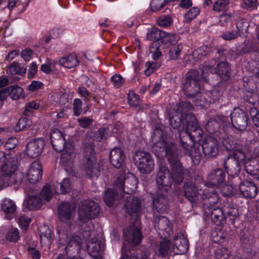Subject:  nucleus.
Segmentation results:
<instances>
[{
  "mask_svg": "<svg viewBox=\"0 0 259 259\" xmlns=\"http://www.w3.org/2000/svg\"><path fill=\"white\" fill-rule=\"evenodd\" d=\"M165 136L163 128L158 126H156L151 136L155 148H159L160 152L164 153L171 169L170 172L166 166L162 165L157 172L156 182L158 188L164 191L169 190L173 183L181 184L185 175L192 176L194 173L192 168H184L180 159L181 150L174 143L167 142Z\"/></svg>",
  "mask_w": 259,
  "mask_h": 259,
  "instance_id": "obj_1",
  "label": "nucleus"
},
{
  "mask_svg": "<svg viewBox=\"0 0 259 259\" xmlns=\"http://www.w3.org/2000/svg\"><path fill=\"white\" fill-rule=\"evenodd\" d=\"M181 138V145L183 148L184 153L189 156L192 162L195 165L200 164L202 155L200 147H196L195 144L200 145L203 138V131L202 129H198L193 131L192 134L190 135L185 133L182 134Z\"/></svg>",
  "mask_w": 259,
  "mask_h": 259,
  "instance_id": "obj_2",
  "label": "nucleus"
},
{
  "mask_svg": "<svg viewBox=\"0 0 259 259\" xmlns=\"http://www.w3.org/2000/svg\"><path fill=\"white\" fill-rule=\"evenodd\" d=\"M123 236L124 241L128 244L123 243L121 248L122 256L120 259H138L136 246L139 245L143 238L141 230L135 227L124 229Z\"/></svg>",
  "mask_w": 259,
  "mask_h": 259,
  "instance_id": "obj_3",
  "label": "nucleus"
},
{
  "mask_svg": "<svg viewBox=\"0 0 259 259\" xmlns=\"http://www.w3.org/2000/svg\"><path fill=\"white\" fill-rule=\"evenodd\" d=\"M83 166L87 177L89 179H98L100 175L102 164L97 162L94 144L87 142L83 153Z\"/></svg>",
  "mask_w": 259,
  "mask_h": 259,
  "instance_id": "obj_4",
  "label": "nucleus"
},
{
  "mask_svg": "<svg viewBox=\"0 0 259 259\" xmlns=\"http://www.w3.org/2000/svg\"><path fill=\"white\" fill-rule=\"evenodd\" d=\"M165 118L175 129L182 127V131L179 133L180 141L182 133L192 134L193 131L201 129L196 121L195 114H165Z\"/></svg>",
  "mask_w": 259,
  "mask_h": 259,
  "instance_id": "obj_5",
  "label": "nucleus"
},
{
  "mask_svg": "<svg viewBox=\"0 0 259 259\" xmlns=\"http://www.w3.org/2000/svg\"><path fill=\"white\" fill-rule=\"evenodd\" d=\"M206 217L210 215L213 223L216 226H221L228 219L230 223L234 225L236 220L238 219L237 209L229 203H226L223 208L214 207L208 210V212H203Z\"/></svg>",
  "mask_w": 259,
  "mask_h": 259,
  "instance_id": "obj_6",
  "label": "nucleus"
},
{
  "mask_svg": "<svg viewBox=\"0 0 259 259\" xmlns=\"http://www.w3.org/2000/svg\"><path fill=\"white\" fill-rule=\"evenodd\" d=\"M213 65H205L199 70H191L186 74V81L184 84V91L188 97H194L200 90L199 81L201 78L206 79L205 73H208Z\"/></svg>",
  "mask_w": 259,
  "mask_h": 259,
  "instance_id": "obj_7",
  "label": "nucleus"
},
{
  "mask_svg": "<svg viewBox=\"0 0 259 259\" xmlns=\"http://www.w3.org/2000/svg\"><path fill=\"white\" fill-rule=\"evenodd\" d=\"M193 172L192 176L184 175L186 180L183 187L185 197L192 202H194L198 196L199 188L197 185L203 183L202 177L196 174L194 170Z\"/></svg>",
  "mask_w": 259,
  "mask_h": 259,
  "instance_id": "obj_8",
  "label": "nucleus"
},
{
  "mask_svg": "<svg viewBox=\"0 0 259 259\" xmlns=\"http://www.w3.org/2000/svg\"><path fill=\"white\" fill-rule=\"evenodd\" d=\"M133 158L135 165L141 173L150 174L153 170L154 161L151 155L148 152H136Z\"/></svg>",
  "mask_w": 259,
  "mask_h": 259,
  "instance_id": "obj_9",
  "label": "nucleus"
},
{
  "mask_svg": "<svg viewBox=\"0 0 259 259\" xmlns=\"http://www.w3.org/2000/svg\"><path fill=\"white\" fill-rule=\"evenodd\" d=\"M203 212H208L209 209L216 207L215 205L220 199L218 193L215 190H204L200 195Z\"/></svg>",
  "mask_w": 259,
  "mask_h": 259,
  "instance_id": "obj_10",
  "label": "nucleus"
},
{
  "mask_svg": "<svg viewBox=\"0 0 259 259\" xmlns=\"http://www.w3.org/2000/svg\"><path fill=\"white\" fill-rule=\"evenodd\" d=\"M82 209L83 214L80 215L79 219L80 221L85 222L89 220L96 218L99 214L100 208L95 201L88 200L84 202Z\"/></svg>",
  "mask_w": 259,
  "mask_h": 259,
  "instance_id": "obj_11",
  "label": "nucleus"
},
{
  "mask_svg": "<svg viewBox=\"0 0 259 259\" xmlns=\"http://www.w3.org/2000/svg\"><path fill=\"white\" fill-rule=\"evenodd\" d=\"M227 173L222 168H217L211 170L207 177V185L215 187H221L225 184L226 174Z\"/></svg>",
  "mask_w": 259,
  "mask_h": 259,
  "instance_id": "obj_12",
  "label": "nucleus"
},
{
  "mask_svg": "<svg viewBox=\"0 0 259 259\" xmlns=\"http://www.w3.org/2000/svg\"><path fill=\"white\" fill-rule=\"evenodd\" d=\"M50 137L52 147L55 151L61 152L65 149L66 143L65 135L60 130L53 129Z\"/></svg>",
  "mask_w": 259,
  "mask_h": 259,
  "instance_id": "obj_13",
  "label": "nucleus"
},
{
  "mask_svg": "<svg viewBox=\"0 0 259 259\" xmlns=\"http://www.w3.org/2000/svg\"><path fill=\"white\" fill-rule=\"evenodd\" d=\"M246 159V155L241 150H236L233 152L232 155L227 160L224 162H227V164L231 167V171L236 172L240 171L241 165Z\"/></svg>",
  "mask_w": 259,
  "mask_h": 259,
  "instance_id": "obj_14",
  "label": "nucleus"
},
{
  "mask_svg": "<svg viewBox=\"0 0 259 259\" xmlns=\"http://www.w3.org/2000/svg\"><path fill=\"white\" fill-rule=\"evenodd\" d=\"M17 169V165L11 162H6L2 165V174L0 175V190L2 187L9 186L11 183V176Z\"/></svg>",
  "mask_w": 259,
  "mask_h": 259,
  "instance_id": "obj_15",
  "label": "nucleus"
},
{
  "mask_svg": "<svg viewBox=\"0 0 259 259\" xmlns=\"http://www.w3.org/2000/svg\"><path fill=\"white\" fill-rule=\"evenodd\" d=\"M201 147L204 154L208 157L215 156L219 152V145L217 140L211 137L205 138L204 141H201L199 147Z\"/></svg>",
  "mask_w": 259,
  "mask_h": 259,
  "instance_id": "obj_16",
  "label": "nucleus"
},
{
  "mask_svg": "<svg viewBox=\"0 0 259 259\" xmlns=\"http://www.w3.org/2000/svg\"><path fill=\"white\" fill-rule=\"evenodd\" d=\"M153 210L159 213H167L169 208L168 199L166 195L157 193L152 198Z\"/></svg>",
  "mask_w": 259,
  "mask_h": 259,
  "instance_id": "obj_17",
  "label": "nucleus"
},
{
  "mask_svg": "<svg viewBox=\"0 0 259 259\" xmlns=\"http://www.w3.org/2000/svg\"><path fill=\"white\" fill-rule=\"evenodd\" d=\"M45 146V142L42 138L31 141L27 144L26 154L31 158L37 157L42 153Z\"/></svg>",
  "mask_w": 259,
  "mask_h": 259,
  "instance_id": "obj_18",
  "label": "nucleus"
},
{
  "mask_svg": "<svg viewBox=\"0 0 259 259\" xmlns=\"http://www.w3.org/2000/svg\"><path fill=\"white\" fill-rule=\"evenodd\" d=\"M154 227L160 235L164 236V238L168 237L172 232V225L168 219L164 216L159 215L155 219Z\"/></svg>",
  "mask_w": 259,
  "mask_h": 259,
  "instance_id": "obj_19",
  "label": "nucleus"
},
{
  "mask_svg": "<svg viewBox=\"0 0 259 259\" xmlns=\"http://www.w3.org/2000/svg\"><path fill=\"white\" fill-rule=\"evenodd\" d=\"M126 156L123 150L120 147H114L111 150L109 160L116 168H120L125 164Z\"/></svg>",
  "mask_w": 259,
  "mask_h": 259,
  "instance_id": "obj_20",
  "label": "nucleus"
},
{
  "mask_svg": "<svg viewBox=\"0 0 259 259\" xmlns=\"http://www.w3.org/2000/svg\"><path fill=\"white\" fill-rule=\"evenodd\" d=\"M42 175V168L39 160H34L31 163L27 173L28 181L32 184L39 182Z\"/></svg>",
  "mask_w": 259,
  "mask_h": 259,
  "instance_id": "obj_21",
  "label": "nucleus"
},
{
  "mask_svg": "<svg viewBox=\"0 0 259 259\" xmlns=\"http://www.w3.org/2000/svg\"><path fill=\"white\" fill-rule=\"evenodd\" d=\"M124 207L126 213L129 215L137 216L141 208V201L135 196H130L126 199Z\"/></svg>",
  "mask_w": 259,
  "mask_h": 259,
  "instance_id": "obj_22",
  "label": "nucleus"
},
{
  "mask_svg": "<svg viewBox=\"0 0 259 259\" xmlns=\"http://www.w3.org/2000/svg\"><path fill=\"white\" fill-rule=\"evenodd\" d=\"M172 247L177 254H184L189 248L188 240L184 237L183 234H178L175 236L173 239Z\"/></svg>",
  "mask_w": 259,
  "mask_h": 259,
  "instance_id": "obj_23",
  "label": "nucleus"
},
{
  "mask_svg": "<svg viewBox=\"0 0 259 259\" xmlns=\"http://www.w3.org/2000/svg\"><path fill=\"white\" fill-rule=\"evenodd\" d=\"M23 89L18 85L2 89L0 91V101L5 100L8 96H10L13 100H18L23 98Z\"/></svg>",
  "mask_w": 259,
  "mask_h": 259,
  "instance_id": "obj_24",
  "label": "nucleus"
},
{
  "mask_svg": "<svg viewBox=\"0 0 259 259\" xmlns=\"http://www.w3.org/2000/svg\"><path fill=\"white\" fill-rule=\"evenodd\" d=\"M75 206L69 202H64L58 207V218L61 222H66L73 217Z\"/></svg>",
  "mask_w": 259,
  "mask_h": 259,
  "instance_id": "obj_25",
  "label": "nucleus"
},
{
  "mask_svg": "<svg viewBox=\"0 0 259 259\" xmlns=\"http://www.w3.org/2000/svg\"><path fill=\"white\" fill-rule=\"evenodd\" d=\"M239 191L240 194L246 198H253L258 193L255 183L248 180L243 182V184L240 186Z\"/></svg>",
  "mask_w": 259,
  "mask_h": 259,
  "instance_id": "obj_26",
  "label": "nucleus"
},
{
  "mask_svg": "<svg viewBox=\"0 0 259 259\" xmlns=\"http://www.w3.org/2000/svg\"><path fill=\"white\" fill-rule=\"evenodd\" d=\"M104 243L101 239L95 240L93 239V241L88 245L90 255L94 258L101 259L100 253L104 251Z\"/></svg>",
  "mask_w": 259,
  "mask_h": 259,
  "instance_id": "obj_27",
  "label": "nucleus"
},
{
  "mask_svg": "<svg viewBox=\"0 0 259 259\" xmlns=\"http://www.w3.org/2000/svg\"><path fill=\"white\" fill-rule=\"evenodd\" d=\"M230 114L233 126L239 131L246 129L249 120V114Z\"/></svg>",
  "mask_w": 259,
  "mask_h": 259,
  "instance_id": "obj_28",
  "label": "nucleus"
},
{
  "mask_svg": "<svg viewBox=\"0 0 259 259\" xmlns=\"http://www.w3.org/2000/svg\"><path fill=\"white\" fill-rule=\"evenodd\" d=\"M194 109L193 105L189 102L181 101L174 107L171 106L167 107L166 113H187V112L192 111Z\"/></svg>",
  "mask_w": 259,
  "mask_h": 259,
  "instance_id": "obj_29",
  "label": "nucleus"
},
{
  "mask_svg": "<svg viewBox=\"0 0 259 259\" xmlns=\"http://www.w3.org/2000/svg\"><path fill=\"white\" fill-rule=\"evenodd\" d=\"M223 165L227 174L228 175L229 179L231 183L230 184L232 185L233 187L235 188V189L237 190L238 189L239 190L240 186L243 184V182L244 181L242 180L240 176H238V173H239L240 171L234 172L230 170L231 169V167L228 165L227 162L226 161L224 162Z\"/></svg>",
  "mask_w": 259,
  "mask_h": 259,
  "instance_id": "obj_30",
  "label": "nucleus"
},
{
  "mask_svg": "<svg viewBox=\"0 0 259 259\" xmlns=\"http://www.w3.org/2000/svg\"><path fill=\"white\" fill-rule=\"evenodd\" d=\"M42 204L41 198L38 195H29L24 201V209L27 210H34L39 208Z\"/></svg>",
  "mask_w": 259,
  "mask_h": 259,
  "instance_id": "obj_31",
  "label": "nucleus"
},
{
  "mask_svg": "<svg viewBox=\"0 0 259 259\" xmlns=\"http://www.w3.org/2000/svg\"><path fill=\"white\" fill-rule=\"evenodd\" d=\"M170 242L168 240L161 241L156 248L155 254L159 257H164L169 253L170 249Z\"/></svg>",
  "mask_w": 259,
  "mask_h": 259,
  "instance_id": "obj_32",
  "label": "nucleus"
},
{
  "mask_svg": "<svg viewBox=\"0 0 259 259\" xmlns=\"http://www.w3.org/2000/svg\"><path fill=\"white\" fill-rule=\"evenodd\" d=\"M121 198L118 193L114 190L109 188L107 189L104 193V201L108 207H112L114 202Z\"/></svg>",
  "mask_w": 259,
  "mask_h": 259,
  "instance_id": "obj_33",
  "label": "nucleus"
},
{
  "mask_svg": "<svg viewBox=\"0 0 259 259\" xmlns=\"http://www.w3.org/2000/svg\"><path fill=\"white\" fill-rule=\"evenodd\" d=\"M59 63L62 66L70 69L77 66L79 61L75 54H70L67 57H62Z\"/></svg>",
  "mask_w": 259,
  "mask_h": 259,
  "instance_id": "obj_34",
  "label": "nucleus"
},
{
  "mask_svg": "<svg viewBox=\"0 0 259 259\" xmlns=\"http://www.w3.org/2000/svg\"><path fill=\"white\" fill-rule=\"evenodd\" d=\"M164 31L160 30L159 29L153 28H152L147 34V38L151 41L153 43L160 42L163 44L162 38L164 36Z\"/></svg>",
  "mask_w": 259,
  "mask_h": 259,
  "instance_id": "obj_35",
  "label": "nucleus"
},
{
  "mask_svg": "<svg viewBox=\"0 0 259 259\" xmlns=\"http://www.w3.org/2000/svg\"><path fill=\"white\" fill-rule=\"evenodd\" d=\"M216 71L224 80H228L230 76V67L227 62L223 61L218 64Z\"/></svg>",
  "mask_w": 259,
  "mask_h": 259,
  "instance_id": "obj_36",
  "label": "nucleus"
},
{
  "mask_svg": "<svg viewBox=\"0 0 259 259\" xmlns=\"http://www.w3.org/2000/svg\"><path fill=\"white\" fill-rule=\"evenodd\" d=\"M220 124L216 119L210 118L205 125V129L210 134L218 136L220 131Z\"/></svg>",
  "mask_w": 259,
  "mask_h": 259,
  "instance_id": "obj_37",
  "label": "nucleus"
},
{
  "mask_svg": "<svg viewBox=\"0 0 259 259\" xmlns=\"http://www.w3.org/2000/svg\"><path fill=\"white\" fill-rule=\"evenodd\" d=\"M245 168L250 175L257 176L259 174V162L256 159L250 160L246 163Z\"/></svg>",
  "mask_w": 259,
  "mask_h": 259,
  "instance_id": "obj_38",
  "label": "nucleus"
},
{
  "mask_svg": "<svg viewBox=\"0 0 259 259\" xmlns=\"http://www.w3.org/2000/svg\"><path fill=\"white\" fill-rule=\"evenodd\" d=\"M26 71V68L24 67H21L17 62H14L7 69V73L11 75L20 74L23 75L25 74Z\"/></svg>",
  "mask_w": 259,
  "mask_h": 259,
  "instance_id": "obj_39",
  "label": "nucleus"
},
{
  "mask_svg": "<svg viewBox=\"0 0 259 259\" xmlns=\"http://www.w3.org/2000/svg\"><path fill=\"white\" fill-rule=\"evenodd\" d=\"M215 259H232L230 251L226 248H217L213 253Z\"/></svg>",
  "mask_w": 259,
  "mask_h": 259,
  "instance_id": "obj_40",
  "label": "nucleus"
},
{
  "mask_svg": "<svg viewBox=\"0 0 259 259\" xmlns=\"http://www.w3.org/2000/svg\"><path fill=\"white\" fill-rule=\"evenodd\" d=\"M32 124L31 120L28 117H21L15 127L16 131H20L28 128Z\"/></svg>",
  "mask_w": 259,
  "mask_h": 259,
  "instance_id": "obj_41",
  "label": "nucleus"
},
{
  "mask_svg": "<svg viewBox=\"0 0 259 259\" xmlns=\"http://www.w3.org/2000/svg\"><path fill=\"white\" fill-rule=\"evenodd\" d=\"M16 206L11 200L5 199L1 204V209L6 214L14 213L16 210Z\"/></svg>",
  "mask_w": 259,
  "mask_h": 259,
  "instance_id": "obj_42",
  "label": "nucleus"
},
{
  "mask_svg": "<svg viewBox=\"0 0 259 259\" xmlns=\"http://www.w3.org/2000/svg\"><path fill=\"white\" fill-rule=\"evenodd\" d=\"M220 192L222 195L231 197L234 196V195L237 192V190L231 184L223 185L221 186Z\"/></svg>",
  "mask_w": 259,
  "mask_h": 259,
  "instance_id": "obj_43",
  "label": "nucleus"
},
{
  "mask_svg": "<svg viewBox=\"0 0 259 259\" xmlns=\"http://www.w3.org/2000/svg\"><path fill=\"white\" fill-rule=\"evenodd\" d=\"M20 238L19 231L17 228H12L6 235V239L12 242H17Z\"/></svg>",
  "mask_w": 259,
  "mask_h": 259,
  "instance_id": "obj_44",
  "label": "nucleus"
},
{
  "mask_svg": "<svg viewBox=\"0 0 259 259\" xmlns=\"http://www.w3.org/2000/svg\"><path fill=\"white\" fill-rule=\"evenodd\" d=\"M40 197L47 201H50L52 198V193L51 187L49 184L45 185L40 192Z\"/></svg>",
  "mask_w": 259,
  "mask_h": 259,
  "instance_id": "obj_45",
  "label": "nucleus"
},
{
  "mask_svg": "<svg viewBox=\"0 0 259 259\" xmlns=\"http://www.w3.org/2000/svg\"><path fill=\"white\" fill-rule=\"evenodd\" d=\"M71 190V183L69 178H64L60 183V191L61 194H65Z\"/></svg>",
  "mask_w": 259,
  "mask_h": 259,
  "instance_id": "obj_46",
  "label": "nucleus"
},
{
  "mask_svg": "<svg viewBox=\"0 0 259 259\" xmlns=\"http://www.w3.org/2000/svg\"><path fill=\"white\" fill-rule=\"evenodd\" d=\"M249 26V23L246 20L241 19L236 24L237 29V32H239V34L246 33Z\"/></svg>",
  "mask_w": 259,
  "mask_h": 259,
  "instance_id": "obj_47",
  "label": "nucleus"
},
{
  "mask_svg": "<svg viewBox=\"0 0 259 259\" xmlns=\"http://www.w3.org/2000/svg\"><path fill=\"white\" fill-rule=\"evenodd\" d=\"M258 50L257 46L252 41L247 40L245 42L244 47L242 49L241 52L243 54H246L249 52H257Z\"/></svg>",
  "mask_w": 259,
  "mask_h": 259,
  "instance_id": "obj_48",
  "label": "nucleus"
},
{
  "mask_svg": "<svg viewBox=\"0 0 259 259\" xmlns=\"http://www.w3.org/2000/svg\"><path fill=\"white\" fill-rule=\"evenodd\" d=\"M183 47L181 45L173 46L169 51V55L171 59L176 60L178 58Z\"/></svg>",
  "mask_w": 259,
  "mask_h": 259,
  "instance_id": "obj_49",
  "label": "nucleus"
},
{
  "mask_svg": "<svg viewBox=\"0 0 259 259\" xmlns=\"http://www.w3.org/2000/svg\"><path fill=\"white\" fill-rule=\"evenodd\" d=\"M200 12V10L197 7L191 8L185 15V19L187 22H190L192 20L195 18Z\"/></svg>",
  "mask_w": 259,
  "mask_h": 259,
  "instance_id": "obj_50",
  "label": "nucleus"
},
{
  "mask_svg": "<svg viewBox=\"0 0 259 259\" xmlns=\"http://www.w3.org/2000/svg\"><path fill=\"white\" fill-rule=\"evenodd\" d=\"M256 97V94L253 89L246 90L244 92V99L250 104H253L255 103V98Z\"/></svg>",
  "mask_w": 259,
  "mask_h": 259,
  "instance_id": "obj_51",
  "label": "nucleus"
},
{
  "mask_svg": "<svg viewBox=\"0 0 259 259\" xmlns=\"http://www.w3.org/2000/svg\"><path fill=\"white\" fill-rule=\"evenodd\" d=\"M179 39V37L177 35L172 33H166L165 32L164 36L162 38L163 44L170 42L171 44H175L177 43Z\"/></svg>",
  "mask_w": 259,
  "mask_h": 259,
  "instance_id": "obj_52",
  "label": "nucleus"
},
{
  "mask_svg": "<svg viewBox=\"0 0 259 259\" xmlns=\"http://www.w3.org/2000/svg\"><path fill=\"white\" fill-rule=\"evenodd\" d=\"M159 47L160 45L158 42L152 43L150 47V52L152 53V58L154 60L157 59L161 55V53L159 50Z\"/></svg>",
  "mask_w": 259,
  "mask_h": 259,
  "instance_id": "obj_53",
  "label": "nucleus"
},
{
  "mask_svg": "<svg viewBox=\"0 0 259 259\" xmlns=\"http://www.w3.org/2000/svg\"><path fill=\"white\" fill-rule=\"evenodd\" d=\"M210 239L213 242L221 244L224 241L225 237L221 231H213L211 233Z\"/></svg>",
  "mask_w": 259,
  "mask_h": 259,
  "instance_id": "obj_54",
  "label": "nucleus"
},
{
  "mask_svg": "<svg viewBox=\"0 0 259 259\" xmlns=\"http://www.w3.org/2000/svg\"><path fill=\"white\" fill-rule=\"evenodd\" d=\"M166 3L165 0H152L150 4L151 9L153 12L158 11L162 9Z\"/></svg>",
  "mask_w": 259,
  "mask_h": 259,
  "instance_id": "obj_55",
  "label": "nucleus"
},
{
  "mask_svg": "<svg viewBox=\"0 0 259 259\" xmlns=\"http://www.w3.org/2000/svg\"><path fill=\"white\" fill-rule=\"evenodd\" d=\"M128 103L131 106L137 107L139 104V98L133 91H130L128 95Z\"/></svg>",
  "mask_w": 259,
  "mask_h": 259,
  "instance_id": "obj_56",
  "label": "nucleus"
},
{
  "mask_svg": "<svg viewBox=\"0 0 259 259\" xmlns=\"http://www.w3.org/2000/svg\"><path fill=\"white\" fill-rule=\"evenodd\" d=\"M125 175L124 174H121L116 178L115 181V186H116L120 191H124L125 184Z\"/></svg>",
  "mask_w": 259,
  "mask_h": 259,
  "instance_id": "obj_57",
  "label": "nucleus"
},
{
  "mask_svg": "<svg viewBox=\"0 0 259 259\" xmlns=\"http://www.w3.org/2000/svg\"><path fill=\"white\" fill-rule=\"evenodd\" d=\"M31 221L30 218L25 215L21 216L19 219V224L20 228L24 230H26L29 226Z\"/></svg>",
  "mask_w": 259,
  "mask_h": 259,
  "instance_id": "obj_58",
  "label": "nucleus"
},
{
  "mask_svg": "<svg viewBox=\"0 0 259 259\" xmlns=\"http://www.w3.org/2000/svg\"><path fill=\"white\" fill-rule=\"evenodd\" d=\"M228 0H218L213 4V10L220 12L225 8L229 4Z\"/></svg>",
  "mask_w": 259,
  "mask_h": 259,
  "instance_id": "obj_59",
  "label": "nucleus"
},
{
  "mask_svg": "<svg viewBox=\"0 0 259 259\" xmlns=\"http://www.w3.org/2000/svg\"><path fill=\"white\" fill-rule=\"evenodd\" d=\"M108 129L106 127L100 128L96 133H95L94 137L99 141L103 139H106V135H107Z\"/></svg>",
  "mask_w": 259,
  "mask_h": 259,
  "instance_id": "obj_60",
  "label": "nucleus"
},
{
  "mask_svg": "<svg viewBox=\"0 0 259 259\" xmlns=\"http://www.w3.org/2000/svg\"><path fill=\"white\" fill-rule=\"evenodd\" d=\"M18 140L16 138H10L8 139L5 144V147L7 150L14 149L17 145Z\"/></svg>",
  "mask_w": 259,
  "mask_h": 259,
  "instance_id": "obj_61",
  "label": "nucleus"
},
{
  "mask_svg": "<svg viewBox=\"0 0 259 259\" xmlns=\"http://www.w3.org/2000/svg\"><path fill=\"white\" fill-rule=\"evenodd\" d=\"M239 35V32H237L236 30H233L231 32L226 31L223 33L222 35V37L225 40H230L237 38Z\"/></svg>",
  "mask_w": 259,
  "mask_h": 259,
  "instance_id": "obj_62",
  "label": "nucleus"
},
{
  "mask_svg": "<svg viewBox=\"0 0 259 259\" xmlns=\"http://www.w3.org/2000/svg\"><path fill=\"white\" fill-rule=\"evenodd\" d=\"M93 119L89 117H83L78 119L79 125L83 128H86L92 124Z\"/></svg>",
  "mask_w": 259,
  "mask_h": 259,
  "instance_id": "obj_63",
  "label": "nucleus"
},
{
  "mask_svg": "<svg viewBox=\"0 0 259 259\" xmlns=\"http://www.w3.org/2000/svg\"><path fill=\"white\" fill-rule=\"evenodd\" d=\"M114 87L118 88L123 83V79L120 75L115 74L111 78Z\"/></svg>",
  "mask_w": 259,
  "mask_h": 259,
  "instance_id": "obj_64",
  "label": "nucleus"
}]
</instances>
